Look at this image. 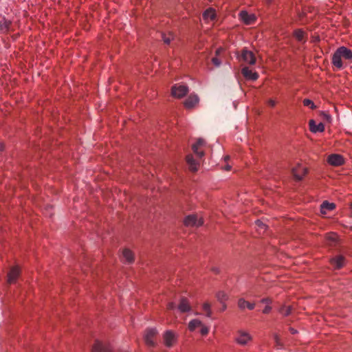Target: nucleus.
<instances>
[{
	"instance_id": "48",
	"label": "nucleus",
	"mask_w": 352,
	"mask_h": 352,
	"mask_svg": "<svg viewBox=\"0 0 352 352\" xmlns=\"http://www.w3.org/2000/svg\"><path fill=\"white\" fill-rule=\"evenodd\" d=\"M4 149V146L3 144L0 145V151H3Z\"/></svg>"
},
{
	"instance_id": "12",
	"label": "nucleus",
	"mask_w": 352,
	"mask_h": 352,
	"mask_svg": "<svg viewBox=\"0 0 352 352\" xmlns=\"http://www.w3.org/2000/svg\"><path fill=\"white\" fill-rule=\"evenodd\" d=\"M327 243L331 248L336 247L338 243V235L334 232L328 233L326 235Z\"/></svg>"
},
{
	"instance_id": "46",
	"label": "nucleus",
	"mask_w": 352,
	"mask_h": 352,
	"mask_svg": "<svg viewBox=\"0 0 352 352\" xmlns=\"http://www.w3.org/2000/svg\"><path fill=\"white\" fill-rule=\"evenodd\" d=\"M230 159V156L229 155H226L225 157H224V160L226 162H227L228 160Z\"/></svg>"
},
{
	"instance_id": "33",
	"label": "nucleus",
	"mask_w": 352,
	"mask_h": 352,
	"mask_svg": "<svg viewBox=\"0 0 352 352\" xmlns=\"http://www.w3.org/2000/svg\"><path fill=\"white\" fill-rule=\"evenodd\" d=\"M303 104L306 107H309V108L314 109L316 108V106L314 104V102L309 99H304L303 100Z\"/></svg>"
},
{
	"instance_id": "20",
	"label": "nucleus",
	"mask_w": 352,
	"mask_h": 352,
	"mask_svg": "<svg viewBox=\"0 0 352 352\" xmlns=\"http://www.w3.org/2000/svg\"><path fill=\"white\" fill-rule=\"evenodd\" d=\"M339 54L342 56V58H344L346 60H349L352 58V52L351 50L347 49L345 47H339L337 50Z\"/></svg>"
},
{
	"instance_id": "49",
	"label": "nucleus",
	"mask_w": 352,
	"mask_h": 352,
	"mask_svg": "<svg viewBox=\"0 0 352 352\" xmlns=\"http://www.w3.org/2000/svg\"><path fill=\"white\" fill-rule=\"evenodd\" d=\"M266 3L270 4L272 2V0H265Z\"/></svg>"
},
{
	"instance_id": "2",
	"label": "nucleus",
	"mask_w": 352,
	"mask_h": 352,
	"mask_svg": "<svg viewBox=\"0 0 352 352\" xmlns=\"http://www.w3.org/2000/svg\"><path fill=\"white\" fill-rule=\"evenodd\" d=\"M239 58L240 61H243L244 63L250 65H254L256 62V58L254 54L247 49L242 50L241 54Z\"/></svg>"
},
{
	"instance_id": "22",
	"label": "nucleus",
	"mask_w": 352,
	"mask_h": 352,
	"mask_svg": "<svg viewBox=\"0 0 352 352\" xmlns=\"http://www.w3.org/2000/svg\"><path fill=\"white\" fill-rule=\"evenodd\" d=\"M332 63L338 69H341L342 67V56L339 54L337 50L333 55Z\"/></svg>"
},
{
	"instance_id": "14",
	"label": "nucleus",
	"mask_w": 352,
	"mask_h": 352,
	"mask_svg": "<svg viewBox=\"0 0 352 352\" xmlns=\"http://www.w3.org/2000/svg\"><path fill=\"white\" fill-rule=\"evenodd\" d=\"M309 125L310 131L313 133L322 132L324 130V126L322 122L316 124L314 120H309Z\"/></svg>"
},
{
	"instance_id": "41",
	"label": "nucleus",
	"mask_w": 352,
	"mask_h": 352,
	"mask_svg": "<svg viewBox=\"0 0 352 352\" xmlns=\"http://www.w3.org/2000/svg\"><path fill=\"white\" fill-rule=\"evenodd\" d=\"M289 331H290V332H291V333H292V334H295V333H297V331H296L295 329L292 328V327H290V328H289Z\"/></svg>"
},
{
	"instance_id": "17",
	"label": "nucleus",
	"mask_w": 352,
	"mask_h": 352,
	"mask_svg": "<svg viewBox=\"0 0 352 352\" xmlns=\"http://www.w3.org/2000/svg\"><path fill=\"white\" fill-rule=\"evenodd\" d=\"M164 339L165 344L170 347L173 346V343L175 342V336L172 331H168L165 333Z\"/></svg>"
},
{
	"instance_id": "44",
	"label": "nucleus",
	"mask_w": 352,
	"mask_h": 352,
	"mask_svg": "<svg viewBox=\"0 0 352 352\" xmlns=\"http://www.w3.org/2000/svg\"><path fill=\"white\" fill-rule=\"evenodd\" d=\"M274 339H275V341L276 342V343L278 344L279 338H278V336L277 335H276L274 336Z\"/></svg>"
},
{
	"instance_id": "29",
	"label": "nucleus",
	"mask_w": 352,
	"mask_h": 352,
	"mask_svg": "<svg viewBox=\"0 0 352 352\" xmlns=\"http://www.w3.org/2000/svg\"><path fill=\"white\" fill-rule=\"evenodd\" d=\"M291 307L285 305L282 306L279 309V312L285 316H289L291 314Z\"/></svg>"
},
{
	"instance_id": "5",
	"label": "nucleus",
	"mask_w": 352,
	"mask_h": 352,
	"mask_svg": "<svg viewBox=\"0 0 352 352\" xmlns=\"http://www.w3.org/2000/svg\"><path fill=\"white\" fill-rule=\"evenodd\" d=\"M252 337L249 333L245 331H239L238 332V336L236 338V341L241 345H245L250 340H251Z\"/></svg>"
},
{
	"instance_id": "50",
	"label": "nucleus",
	"mask_w": 352,
	"mask_h": 352,
	"mask_svg": "<svg viewBox=\"0 0 352 352\" xmlns=\"http://www.w3.org/2000/svg\"><path fill=\"white\" fill-rule=\"evenodd\" d=\"M213 271H214V272H216V273H217V272H218V270H217V268H213Z\"/></svg>"
},
{
	"instance_id": "11",
	"label": "nucleus",
	"mask_w": 352,
	"mask_h": 352,
	"mask_svg": "<svg viewBox=\"0 0 352 352\" xmlns=\"http://www.w3.org/2000/svg\"><path fill=\"white\" fill-rule=\"evenodd\" d=\"M241 73L247 80H256L258 78V74L256 72H253L247 67L242 69Z\"/></svg>"
},
{
	"instance_id": "6",
	"label": "nucleus",
	"mask_w": 352,
	"mask_h": 352,
	"mask_svg": "<svg viewBox=\"0 0 352 352\" xmlns=\"http://www.w3.org/2000/svg\"><path fill=\"white\" fill-rule=\"evenodd\" d=\"M330 263L335 269H340L344 265L345 258L343 256L338 255L332 258Z\"/></svg>"
},
{
	"instance_id": "23",
	"label": "nucleus",
	"mask_w": 352,
	"mask_h": 352,
	"mask_svg": "<svg viewBox=\"0 0 352 352\" xmlns=\"http://www.w3.org/2000/svg\"><path fill=\"white\" fill-rule=\"evenodd\" d=\"M336 208L333 203H329L327 201H324L321 205L320 212L322 214H326L327 211L333 210Z\"/></svg>"
},
{
	"instance_id": "38",
	"label": "nucleus",
	"mask_w": 352,
	"mask_h": 352,
	"mask_svg": "<svg viewBox=\"0 0 352 352\" xmlns=\"http://www.w3.org/2000/svg\"><path fill=\"white\" fill-rule=\"evenodd\" d=\"M267 104L271 107H274L276 105V102L272 99H269L267 100Z\"/></svg>"
},
{
	"instance_id": "47",
	"label": "nucleus",
	"mask_w": 352,
	"mask_h": 352,
	"mask_svg": "<svg viewBox=\"0 0 352 352\" xmlns=\"http://www.w3.org/2000/svg\"><path fill=\"white\" fill-rule=\"evenodd\" d=\"M324 116H325V118H326V119H327V120L330 119V116H329V115H327V114L324 113Z\"/></svg>"
},
{
	"instance_id": "30",
	"label": "nucleus",
	"mask_w": 352,
	"mask_h": 352,
	"mask_svg": "<svg viewBox=\"0 0 352 352\" xmlns=\"http://www.w3.org/2000/svg\"><path fill=\"white\" fill-rule=\"evenodd\" d=\"M10 24L11 23L10 21L3 19L2 21H0V28L1 30H8L10 28Z\"/></svg>"
},
{
	"instance_id": "16",
	"label": "nucleus",
	"mask_w": 352,
	"mask_h": 352,
	"mask_svg": "<svg viewBox=\"0 0 352 352\" xmlns=\"http://www.w3.org/2000/svg\"><path fill=\"white\" fill-rule=\"evenodd\" d=\"M238 307L241 310H243L245 308H248L250 310H252L255 307V304L248 302L244 298H241L238 300Z\"/></svg>"
},
{
	"instance_id": "40",
	"label": "nucleus",
	"mask_w": 352,
	"mask_h": 352,
	"mask_svg": "<svg viewBox=\"0 0 352 352\" xmlns=\"http://www.w3.org/2000/svg\"><path fill=\"white\" fill-rule=\"evenodd\" d=\"M261 302L263 303H270L271 302V300L269 299V298H263L261 300Z\"/></svg>"
},
{
	"instance_id": "39",
	"label": "nucleus",
	"mask_w": 352,
	"mask_h": 352,
	"mask_svg": "<svg viewBox=\"0 0 352 352\" xmlns=\"http://www.w3.org/2000/svg\"><path fill=\"white\" fill-rule=\"evenodd\" d=\"M175 307V305L173 302H170L167 305L168 309H173Z\"/></svg>"
},
{
	"instance_id": "35",
	"label": "nucleus",
	"mask_w": 352,
	"mask_h": 352,
	"mask_svg": "<svg viewBox=\"0 0 352 352\" xmlns=\"http://www.w3.org/2000/svg\"><path fill=\"white\" fill-rule=\"evenodd\" d=\"M209 331V329L207 327H205V326H202L201 325V333L203 335V336H205V335H207Z\"/></svg>"
},
{
	"instance_id": "8",
	"label": "nucleus",
	"mask_w": 352,
	"mask_h": 352,
	"mask_svg": "<svg viewBox=\"0 0 352 352\" xmlns=\"http://www.w3.org/2000/svg\"><path fill=\"white\" fill-rule=\"evenodd\" d=\"M157 333V331L155 329H149L146 331L144 340L147 345L153 346H154L153 338Z\"/></svg>"
},
{
	"instance_id": "10",
	"label": "nucleus",
	"mask_w": 352,
	"mask_h": 352,
	"mask_svg": "<svg viewBox=\"0 0 352 352\" xmlns=\"http://www.w3.org/2000/svg\"><path fill=\"white\" fill-rule=\"evenodd\" d=\"M93 352H112L111 348L106 344L97 341L93 346Z\"/></svg>"
},
{
	"instance_id": "7",
	"label": "nucleus",
	"mask_w": 352,
	"mask_h": 352,
	"mask_svg": "<svg viewBox=\"0 0 352 352\" xmlns=\"http://www.w3.org/2000/svg\"><path fill=\"white\" fill-rule=\"evenodd\" d=\"M240 19L247 25L254 23L256 17L254 14H249L246 11H241L239 13Z\"/></svg>"
},
{
	"instance_id": "42",
	"label": "nucleus",
	"mask_w": 352,
	"mask_h": 352,
	"mask_svg": "<svg viewBox=\"0 0 352 352\" xmlns=\"http://www.w3.org/2000/svg\"><path fill=\"white\" fill-rule=\"evenodd\" d=\"M221 304H222L221 311H224L226 309V305L225 304V302H223Z\"/></svg>"
},
{
	"instance_id": "31",
	"label": "nucleus",
	"mask_w": 352,
	"mask_h": 352,
	"mask_svg": "<svg viewBox=\"0 0 352 352\" xmlns=\"http://www.w3.org/2000/svg\"><path fill=\"white\" fill-rule=\"evenodd\" d=\"M203 309L206 311L207 317L210 318L212 316V311L210 310V305L208 302H205L203 305Z\"/></svg>"
},
{
	"instance_id": "21",
	"label": "nucleus",
	"mask_w": 352,
	"mask_h": 352,
	"mask_svg": "<svg viewBox=\"0 0 352 352\" xmlns=\"http://www.w3.org/2000/svg\"><path fill=\"white\" fill-rule=\"evenodd\" d=\"M186 162L189 166V168L191 171L195 172L198 169L199 164L193 159L192 156L188 155L186 156Z\"/></svg>"
},
{
	"instance_id": "27",
	"label": "nucleus",
	"mask_w": 352,
	"mask_h": 352,
	"mask_svg": "<svg viewBox=\"0 0 352 352\" xmlns=\"http://www.w3.org/2000/svg\"><path fill=\"white\" fill-rule=\"evenodd\" d=\"M202 325L201 322L199 320L194 319L192 320L188 324V328L190 331H194L197 327Z\"/></svg>"
},
{
	"instance_id": "32",
	"label": "nucleus",
	"mask_w": 352,
	"mask_h": 352,
	"mask_svg": "<svg viewBox=\"0 0 352 352\" xmlns=\"http://www.w3.org/2000/svg\"><path fill=\"white\" fill-rule=\"evenodd\" d=\"M173 34L172 33H168V35L165 34H162V38H163V41L164 42V43L166 44H169L171 41V40L173 39Z\"/></svg>"
},
{
	"instance_id": "25",
	"label": "nucleus",
	"mask_w": 352,
	"mask_h": 352,
	"mask_svg": "<svg viewBox=\"0 0 352 352\" xmlns=\"http://www.w3.org/2000/svg\"><path fill=\"white\" fill-rule=\"evenodd\" d=\"M122 256L127 263H131L133 261V254L131 250L124 249L122 252Z\"/></svg>"
},
{
	"instance_id": "37",
	"label": "nucleus",
	"mask_w": 352,
	"mask_h": 352,
	"mask_svg": "<svg viewBox=\"0 0 352 352\" xmlns=\"http://www.w3.org/2000/svg\"><path fill=\"white\" fill-rule=\"evenodd\" d=\"M272 310V307L269 306V305H267L263 310V312L264 314H268L270 312V311Z\"/></svg>"
},
{
	"instance_id": "26",
	"label": "nucleus",
	"mask_w": 352,
	"mask_h": 352,
	"mask_svg": "<svg viewBox=\"0 0 352 352\" xmlns=\"http://www.w3.org/2000/svg\"><path fill=\"white\" fill-rule=\"evenodd\" d=\"M203 18L204 20H214L215 18L214 10L212 8L206 10L203 14Z\"/></svg>"
},
{
	"instance_id": "13",
	"label": "nucleus",
	"mask_w": 352,
	"mask_h": 352,
	"mask_svg": "<svg viewBox=\"0 0 352 352\" xmlns=\"http://www.w3.org/2000/svg\"><path fill=\"white\" fill-rule=\"evenodd\" d=\"M19 270L17 267H13L8 274V282L11 284L14 283L19 276Z\"/></svg>"
},
{
	"instance_id": "36",
	"label": "nucleus",
	"mask_w": 352,
	"mask_h": 352,
	"mask_svg": "<svg viewBox=\"0 0 352 352\" xmlns=\"http://www.w3.org/2000/svg\"><path fill=\"white\" fill-rule=\"evenodd\" d=\"M212 63L216 65L217 67H219L221 65V61L219 60L218 58L214 57L212 58Z\"/></svg>"
},
{
	"instance_id": "1",
	"label": "nucleus",
	"mask_w": 352,
	"mask_h": 352,
	"mask_svg": "<svg viewBox=\"0 0 352 352\" xmlns=\"http://www.w3.org/2000/svg\"><path fill=\"white\" fill-rule=\"evenodd\" d=\"M188 92V87L184 85L176 84L172 87L171 94L175 98H182Z\"/></svg>"
},
{
	"instance_id": "45",
	"label": "nucleus",
	"mask_w": 352,
	"mask_h": 352,
	"mask_svg": "<svg viewBox=\"0 0 352 352\" xmlns=\"http://www.w3.org/2000/svg\"><path fill=\"white\" fill-rule=\"evenodd\" d=\"M221 50H222V49H221V48H219V49H217V51H216V54H217V55L219 54V53L221 52Z\"/></svg>"
},
{
	"instance_id": "34",
	"label": "nucleus",
	"mask_w": 352,
	"mask_h": 352,
	"mask_svg": "<svg viewBox=\"0 0 352 352\" xmlns=\"http://www.w3.org/2000/svg\"><path fill=\"white\" fill-rule=\"evenodd\" d=\"M256 225L259 229L265 230L266 226L260 220L256 221Z\"/></svg>"
},
{
	"instance_id": "18",
	"label": "nucleus",
	"mask_w": 352,
	"mask_h": 352,
	"mask_svg": "<svg viewBox=\"0 0 352 352\" xmlns=\"http://www.w3.org/2000/svg\"><path fill=\"white\" fill-rule=\"evenodd\" d=\"M178 309L181 312H187L191 309V307L186 298H182L178 305Z\"/></svg>"
},
{
	"instance_id": "19",
	"label": "nucleus",
	"mask_w": 352,
	"mask_h": 352,
	"mask_svg": "<svg viewBox=\"0 0 352 352\" xmlns=\"http://www.w3.org/2000/svg\"><path fill=\"white\" fill-rule=\"evenodd\" d=\"M294 36L300 43H305L307 41V35L301 29L296 30L294 32Z\"/></svg>"
},
{
	"instance_id": "15",
	"label": "nucleus",
	"mask_w": 352,
	"mask_h": 352,
	"mask_svg": "<svg viewBox=\"0 0 352 352\" xmlns=\"http://www.w3.org/2000/svg\"><path fill=\"white\" fill-rule=\"evenodd\" d=\"M199 102V98L197 95H190L186 100L184 102V105L186 108L190 109Z\"/></svg>"
},
{
	"instance_id": "9",
	"label": "nucleus",
	"mask_w": 352,
	"mask_h": 352,
	"mask_svg": "<svg viewBox=\"0 0 352 352\" xmlns=\"http://www.w3.org/2000/svg\"><path fill=\"white\" fill-rule=\"evenodd\" d=\"M328 162L333 166H340L343 164L344 160L340 155L332 154L328 157Z\"/></svg>"
},
{
	"instance_id": "3",
	"label": "nucleus",
	"mask_w": 352,
	"mask_h": 352,
	"mask_svg": "<svg viewBox=\"0 0 352 352\" xmlns=\"http://www.w3.org/2000/svg\"><path fill=\"white\" fill-rule=\"evenodd\" d=\"M184 223L186 226L199 227L204 223V221L201 218H198L197 215L190 214L185 218Z\"/></svg>"
},
{
	"instance_id": "43",
	"label": "nucleus",
	"mask_w": 352,
	"mask_h": 352,
	"mask_svg": "<svg viewBox=\"0 0 352 352\" xmlns=\"http://www.w3.org/2000/svg\"><path fill=\"white\" fill-rule=\"evenodd\" d=\"M231 169V166L230 165H226L225 166V170H230Z\"/></svg>"
},
{
	"instance_id": "24",
	"label": "nucleus",
	"mask_w": 352,
	"mask_h": 352,
	"mask_svg": "<svg viewBox=\"0 0 352 352\" xmlns=\"http://www.w3.org/2000/svg\"><path fill=\"white\" fill-rule=\"evenodd\" d=\"M204 140L201 139H199L197 140V142L192 145V151L193 152L199 157H202L204 155V152H199L198 151L199 148L201 146L204 144Z\"/></svg>"
},
{
	"instance_id": "4",
	"label": "nucleus",
	"mask_w": 352,
	"mask_h": 352,
	"mask_svg": "<svg viewBox=\"0 0 352 352\" xmlns=\"http://www.w3.org/2000/svg\"><path fill=\"white\" fill-rule=\"evenodd\" d=\"M292 172L294 178L298 181H300L307 173V169L300 165H298L296 167L292 168Z\"/></svg>"
},
{
	"instance_id": "28",
	"label": "nucleus",
	"mask_w": 352,
	"mask_h": 352,
	"mask_svg": "<svg viewBox=\"0 0 352 352\" xmlns=\"http://www.w3.org/2000/svg\"><path fill=\"white\" fill-rule=\"evenodd\" d=\"M217 300L220 303L224 302L228 299V296L224 292H219L216 295Z\"/></svg>"
}]
</instances>
